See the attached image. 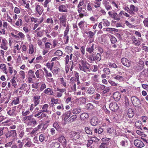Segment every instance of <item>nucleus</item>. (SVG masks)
<instances>
[{
	"mask_svg": "<svg viewBox=\"0 0 148 148\" xmlns=\"http://www.w3.org/2000/svg\"><path fill=\"white\" fill-rule=\"evenodd\" d=\"M79 62L80 63L79 64V68L81 71L84 72L90 71V64L86 61L81 60L79 61Z\"/></svg>",
	"mask_w": 148,
	"mask_h": 148,
	"instance_id": "f257e3e1",
	"label": "nucleus"
},
{
	"mask_svg": "<svg viewBox=\"0 0 148 148\" xmlns=\"http://www.w3.org/2000/svg\"><path fill=\"white\" fill-rule=\"evenodd\" d=\"M14 34L12 33L11 34L12 36L15 38L17 40H24L25 38V35L22 32L17 31L16 30H14Z\"/></svg>",
	"mask_w": 148,
	"mask_h": 148,
	"instance_id": "f03ea898",
	"label": "nucleus"
},
{
	"mask_svg": "<svg viewBox=\"0 0 148 148\" xmlns=\"http://www.w3.org/2000/svg\"><path fill=\"white\" fill-rule=\"evenodd\" d=\"M133 105L135 107H139L141 106V103L140 99L136 97L132 96L131 98Z\"/></svg>",
	"mask_w": 148,
	"mask_h": 148,
	"instance_id": "7ed1b4c3",
	"label": "nucleus"
},
{
	"mask_svg": "<svg viewBox=\"0 0 148 148\" xmlns=\"http://www.w3.org/2000/svg\"><path fill=\"white\" fill-rule=\"evenodd\" d=\"M66 15L63 14L58 19L60 21V28H61L62 26L64 27H66Z\"/></svg>",
	"mask_w": 148,
	"mask_h": 148,
	"instance_id": "20e7f679",
	"label": "nucleus"
},
{
	"mask_svg": "<svg viewBox=\"0 0 148 148\" xmlns=\"http://www.w3.org/2000/svg\"><path fill=\"white\" fill-rule=\"evenodd\" d=\"M77 83V80H75V78L74 77H72L70 80L69 84H70L71 88L74 91L76 90V83Z\"/></svg>",
	"mask_w": 148,
	"mask_h": 148,
	"instance_id": "39448f33",
	"label": "nucleus"
},
{
	"mask_svg": "<svg viewBox=\"0 0 148 148\" xmlns=\"http://www.w3.org/2000/svg\"><path fill=\"white\" fill-rule=\"evenodd\" d=\"M4 134L7 138L11 136L15 137L17 135L16 131L15 130L9 131L8 129V131H5V132H4Z\"/></svg>",
	"mask_w": 148,
	"mask_h": 148,
	"instance_id": "423d86ee",
	"label": "nucleus"
},
{
	"mask_svg": "<svg viewBox=\"0 0 148 148\" xmlns=\"http://www.w3.org/2000/svg\"><path fill=\"white\" fill-rule=\"evenodd\" d=\"M81 132H77L75 131H72L69 133V135L70 137L73 138L75 140L79 138L81 136Z\"/></svg>",
	"mask_w": 148,
	"mask_h": 148,
	"instance_id": "0eeeda50",
	"label": "nucleus"
},
{
	"mask_svg": "<svg viewBox=\"0 0 148 148\" xmlns=\"http://www.w3.org/2000/svg\"><path fill=\"white\" fill-rule=\"evenodd\" d=\"M68 5L62 4L59 6L58 8L59 11L60 12H67L68 11Z\"/></svg>",
	"mask_w": 148,
	"mask_h": 148,
	"instance_id": "6e6552de",
	"label": "nucleus"
},
{
	"mask_svg": "<svg viewBox=\"0 0 148 148\" xmlns=\"http://www.w3.org/2000/svg\"><path fill=\"white\" fill-rule=\"evenodd\" d=\"M109 107L110 110L113 111H116L119 108L118 104L115 102L111 103L110 104Z\"/></svg>",
	"mask_w": 148,
	"mask_h": 148,
	"instance_id": "1a4fd4ad",
	"label": "nucleus"
},
{
	"mask_svg": "<svg viewBox=\"0 0 148 148\" xmlns=\"http://www.w3.org/2000/svg\"><path fill=\"white\" fill-rule=\"evenodd\" d=\"M134 145L139 148H141L144 147L145 145L140 140L136 139L134 141Z\"/></svg>",
	"mask_w": 148,
	"mask_h": 148,
	"instance_id": "9d476101",
	"label": "nucleus"
},
{
	"mask_svg": "<svg viewBox=\"0 0 148 148\" xmlns=\"http://www.w3.org/2000/svg\"><path fill=\"white\" fill-rule=\"evenodd\" d=\"M35 11L36 13L41 15L42 13L43 10L42 7L38 4L36 3L35 5Z\"/></svg>",
	"mask_w": 148,
	"mask_h": 148,
	"instance_id": "9b49d317",
	"label": "nucleus"
},
{
	"mask_svg": "<svg viewBox=\"0 0 148 148\" xmlns=\"http://www.w3.org/2000/svg\"><path fill=\"white\" fill-rule=\"evenodd\" d=\"M128 144V139L127 137L122 138L120 142V145L123 147L127 146Z\"/></svg>",
	"mask_w": 148,
	"mask_h": 148,
	"instance_id": "f8f14e48",
	"label": "nucleus"
},
{
	"mask_svg": "<svg viewBox=\"0 0 148 148\" xmlns=\"http://www.w3.org/2000/svg\"><path fill=\"white\" fill-rule=\"evenodd\" d=\"M45 48L42 52L43 54L45 55L50 50V45L52 44L50 42H47L45 44Z\"/></svg>",
	"mask_w": 148,
	"mask_h": 148,
	"instance_id": "ddd939ff",
	"label": "nucleus"
},
{
	"mask_svg": "<svg viewBox=\"0 0 148 148\" xmlns=\"http://www.w3.org/2000/svg\"><path fill=\"white\" fill-rule=\"evenodd\" d=\"M7 43V40L5 38L3 39L1 44V48L5 50H6L8 48Z\"/></svg>",
	"mask_w": 148,
	"mask_h": 148,
	"instance_id": "4468645a",
	"label": "nucleus"
},
{
	"mask_svg": "<svg viewBox=\"0 0 148 148\" xmlns=\"http://www.w3.org/2000/svg\"><path fill=\"white\" fill-rule=\"evenodd\" d=\"M130 14L132 15H134L135 13L134 12H137L138 10V8L135 7L134 5L131 4L130 6Z\"/></svg>",
	"mask_w": 148,
	"mask_h": 148,
	"instance_id": "2eb2a0df",
	"label": "nucleus"
},
{
	"mask_svg": "<svg viewBox=\"0 0 148 148\" xmlns=\"http://www.w3.org/2000/svg\"><path fill=\"white\" fill-rule=\"evenodd\" d=\"M58 140L63 146H65L66 143V140L65 137L63 136H61L58 138Z\"/></svg>",
	"mask_w": 148,
	"mask_h": 148,
	"instance_id": "dca6fc26",
	"label": "nucleus"
},
{
	"mask_svg": "<svg viewBox=\"0 0 148 148\" xmlns=\"http://www.w3.org/2000/svg\"><path fill=\"white\" fill-rule=\"evenodd\" d=\"M122 64L124 66L129 67L130 66V63L129 61L125 58H123L121 59Z\"/></svg>",
	"mask_w": 148,
	"mask_h": 148,
	"instance_id": "f3484780",
	"label": "nucleus"
},
{
	"mask_svg": "<svg viewBox=\"0 0 148 148\" xmlns=\"http://www.w3.org/2000/svg\"><path fill=\"white\" fill-rule=\"evenodd\" d=\"M98 119L96 117H93L91 119L90 123L93 126H95L98 124Z\"/></svg>",
	"mask_w": 148,
	"mask_h": 148,
	"instance_id": "a211bd4d",
	"label": "nucleus"
},
{
	"mask_svg": "<svg viewBox=\"0 0 148 148\" xmlns=\"http://www.w3.org/2000/svg\"><path fill=\"white\" fill-rule=\"evenodd\" d=\"M73 57L74 56L72 54H71L69 56L68 55H66V56L64 58V62L65 65H67L69 62V60H71Z\"/></svg>",
	"mask_w": 148,
	"mask_h": 148,
	"instance_id": "6ab92c4d",
	"label": "nucleus"
},
{
	"mask_svg": "<svg viewBox=\"0 0 148 148\" xmlns=\"http://www.w3.org/2000/svg\"><path fill=\"white\" fill-rule=\"evenodd\" d=\"M113 97L115 101H118L121 98V95L119 92H116L113 94Z\"/></svg>",
	"mask_w": 148,
	"mask_h": 148,
	"instance_id": "aec40b11",
	"label": "nucleus"
},
{
	"mask_svg": "<svg viewBox=\"0 0 148 148\" xmlns=\"http://www.w3.org/2000/svg\"><path fill=\"white\" fill-rule=\"evenodd\" d=\"M40 96L39 95H36L33 97V101L34 104L37 106L39 104L40 102Z\"/></svg>",
	"mask_w": 148,
	"mask_h": 148,
	"instance_id": "412c9836",
	"label": "nucleus"
},
{
	"mask_svg": "<svg viewBox=\"0 0 148 148\" xmlns=\"http://www.w3.org/2000/svg\"><path fill=\"white\" fill-rule=\"evenodd\" d=\"M72 112L74 114H77L81 112V108L80 107H77L73 108L71 110Z\"/></svg>",
	"mask_w": 148,
	"mask_h": 148,
	"instance_id": "4be33fe9",
	"label": "nucleus"
},
{
	"mask_svg": "<svg viewBox=\"0 0 148 148\" xmlns=\"http://www.w3.org/2000/svg\"><path fill=\"white\" fill-rule=\"evenodd\" d=\"M89 117L88 114L87 113H83L80 115V119L84 121L88 119Z\"/></svg>",
	"mask_w": 148,
	"mask_h": 148,
	"instance_id": "5701e85b",
	"label": "nucleus"
},
{
	"mask_svg": "<svg viewBox=\"0 0 148 148\" xmlns=\"http://www.w3.org/2000/svg\"><path fill=\"white\" fill-rule=\"evenodd\" d=\"M94 44H92L91 46H88L86 48V51L89 53H91L94 50Z\"/></svg>",
	"mask_w": 148,
	"mask_h": 148,
	"instance_id": "b1692460",
	"label": "nucleus"
},
{
	"mask_svg": "<svg viewBox=\"0 0 148 148\" xmlns=\"http://www.w3.org/2000/svg\"><path fill=\"white\" fill-rule=\"evenodd\" d=\"M43 92L49 95H52L53 94V90L50 88H48L45 89Z\"/></svg>",
	"mask_w": 148,
	"mask_h": 148,
	"instance_id": "393cba45",
	"label": "nucleus"
},
{
	"mask_svg": "<svg viewBox=\"0 0 148 148\" xmlns=\"http://www.w3.org/2000/svg\"><path fill=\"white\" fill-rule=\"evenodd\" d=\"M0 68L1 69L5 74L7 75L8 73L6 68V65L5 64H1L0 65Z\"/></svg>",
	"mask_w": 148,
	"mask_h": 148,
	"instance_id": "a878e982",
	"label": "nucleus"
},
{
	"mask_svg": "<svg viewBox=\"0 0 148 148\" xmlns=\"http://www.w3.org/2000/svg\"><path fill=\"white\" fill-rule=\"evenodd\" d=\"M95 92L94 88L92 87H89L87 90V93L90 95L94 94Z\"/></svg>",
	"mask_w": 148,
	"mask_h": 148,
	"instance_id": "bb28decb",
	"label": "nucleus"
},
{
	"mask_svg": "<svg viewBox=\"0 0 148 148\" xmlns=\"http://www.w3.org/2000/svg\"><path fill=\"white\" fill-rule=\"evenodd\" d=\"M134 110L132 108H129L128 110L127 115L129 118L132 117L134 115Z\"/></svg>",
	"mask_w": 148,
	"mask_h": 148,
	"instance_id": "cd10ccee",
	"label": "nucleus"
},
{
	"mask_svg": "<svg viewBox=\"0 0 148 148\" xmlns=\"http://www.w3.org/2000/svg\"><path fill=\"white\" fill-rule=\"evenodd\" d=\"M101 59V56L99 53H97L96 56L93 57V61H99Z\"/></svg>",
	"mask_w": 148,
	"mask_h": 148,
	"instance_id": "c85d7f7f",
	"label": "nucleus"
},
{
	"mask_svg": "<svg viewBox=\"0 0 148 148\" xmlns=\"http://www.w3.org/2000/svg\"><path fill=\"white\" fill-rule=\"evenodd\" d=\"M49 107V105L47 104H44L42 107V110H41L42 112H49V111L47 109Z\"/></svg>",
	"mask_w": 148,
	"mask_h": 148,
	"instance_id": "c756f323",
	"label": "nucleus"
},
{
	"mask_svg": "<svg viewBox=\"0 0 148 148\" xmlns=\"http://www.w3.org/2000/svg\"><path fill=\"white\" fill-rule=\"evenodd\" d=\"M65 51L68 53H71L73 50V48L71 46H66L65 48Z\"/></svg>",
	"mask_w": 148,
	"mask_h": 148,
	"instance_id": "7c9ffc66",
	"label": "nucleus"
},
{
	"mask_svg": "<svg viewBox=\"0 0 148 148\" xmlns=\"http://www.w3.org/2000/svg\"><path fill=\"white\" fill-rule=\"evenodd\" d=\"M60 146V144L58 143L53 142L51 145V148H58Z\"/></svg>",
	"mask_w": 148,
	"mask_h": 148,
	"instance_id": "2f4dec72",
	"label": "nucleus"
},
{
	"mask_svg": "<svg viewBox=\"0 0 148 148\" xmlns=\"http://www.w3.org/2000/svg\"><path fill=\"white\" fill-rule=\"evenodd\" d=\"M8 114L10 116H12L15 114V111L13 109H11L7 112Z\"/></svg>",
	"mask_w": 148,
	"mask_h": 148,
	"instance_id": "473e14b6",
	"label": "nucleus"
},
{
	"mask_svg": "<svg viewBox=\"0 0 148 148\" xmlns=\"http://www.w3.org/2000/svg\"><path fill=\"white\" fill-rule=\"evenodd\" d=\"M32 117V115L24 116L22 119V121L24 122L25 123H26V122L31 120V119Z\"/></svg>",
	"mask_w": 148,
	"mask_h": 148,
	"instance_id": "72a5a7b5",
	"label": "nucleus"
},
{
	"mask_svg": "<svg viewBox=\"0 0 148 148\" xmlns=\"http://www.w3.org/2000/svg\"><path fill=\"white\" fill-rule=\"evenodd\" d=\"M114 79L116 81L119 82H122L124 80V78L122 76L119 75H116L114 77Z\"/></svg>",
	"mask_w": 148,
	"mask_h": 148,
	"instance_id": "f704fd0d",
	"label": "nucleus"
},
{
	"mask_svg": "<svg viewBox=\"0 0 148 148\" xmlns=\"http://www.w3.org/2000/svg\"><path fill=\"white\" fill-rule=\"evenodd\" d=\"M28 75L29 77H32L34 78H36V76L34 74V72L31 70H30L28 71Z\"/></svg>",
	"mask_w": 148,
	"mask_h": 148,
	"instance_id": "c9c22d12",
	"label": "nucleus"
},
{
	"mask_svg": "<svg viewBox=\"0 0 148 148\" xmlns=\"http://www.w3.org/2000/svg\"><path fill=\"white\" fill-rule=\"evenodd\" d=\"M71 114V112L70 111H68L66 112L64 114V120L66 121V120L70 116Z\"/></svg>",
	"mask_w": 148,
	"mask_h": 148,
	"instance_id": "e433bc0d",
	"label": "nucleus"
},
{
	"mask_svg": "<svg viewBox=\"0 0 148 148\" xmlns=\"http://www.w3.org/2000/svg\"><path fill=\"white\" fill-rule=\"evenodd\" d=\"M60 84L62 85L63 86L66 87V81L64 79L63 77H61L60 78Z\"/></svg>",
	"mask_w": 148,
	"mask_h": 148,
	"instance_id": "4c0bfd02",
	"label": "nucleus"
},
{
	"mask_svg": "<svg viewBox=\"0 0 148 148\" xmlns=\"http://www.w3.org/2000/svg\"><path fill=\"white\" fill-rule=\"evenodd\" d=\"M65 29L63 35L64 36L67 35L69 34L70 26L69 25H67Z\"/></svg>",
	"mask_w": 148,
	"mask_h": 148,
	"instance_id": "58836bf2",
	"label": "nucleus"
},
{
	"mask_svg": "<svg viewBox=\"0 0 148 148\" xmlns=\"http://www.w3.org/2000/svg\"><path fill=\"white\" fill-rule=\"evenodd\" d=\"M34 52V46L32 44H30L29 45V54H32Z\"/></svg>",
	"mask_w": 148,
	"mask_h": 148,
	"instance_id": "ea45409f",
	"label": "nucleus"
},
{
	"mask_svg": "<svg viewBox=\"0 0 148 148\" xmlns=\"http://www.w3.org/2000/svg\"><path fill=\"white\" fill-rule=\"evenodd\" d=\"M110 39L111 43L112 44L116 43L117 41L116 38L111 35H110Z\"/></svg>",
	"mask_w": 148,
	"mask_h": 148,
	"instance_id": "a19ab883",
	"label": "nucleus"
},
{
	"mask_svg": "<svg viewBox=\"0 0 148 148\" xmlns=\"http://www.w3.org/2000/svg\"><path fill=\"white\" fill-rule=\"evenodd\" d=\"M8 128L7 127H0V136H1L3 134L5 131H8Z\"/></svg>",
	"mask_w": 148,
	"mask_h": 148,
	"instance_id": "79ce46f5",
	"label": "nucleus"
},
{
	"mask_svg": "<svg viewBox=\"0 0 148 148\" xmlns=\"http://www.w3.org/2000/svg\"><path fill=\"white\" fill-rule=\"evenodd\" d=\"M114 131L115 129L112 127H108L107 129V132L110 134H112L113 133H114Z\"/></svg>",
	"mask_w": 148,
	"mask_h": 148,
	"instance_id": "37998d69",
	"label": "nucleus"
},
{
	"mask_svg": "<svg viewBox=\"0 0 148 148\" xmlns=\"http://www.w3.org/2000/svg\"><path fill=\"white\" fill-rule=\"evenodd\" d=\"M108 81L111 86L116 87L118 86V84L116 83L115 82L112 81L111 80L109 79L108 80Z\"/></svg>",
	"mask_w": 148,
	"mask_h": 148,
	"instance_id": "c03bdc74",
	"label": "nucleus"
},
{
	"mask_svg": "<svg viewBox=\"0 0 148 148\" xmlns=\"http://www.w3.org/2000/svg\"><path fill=\"white\" fill-rule=\"evenodd\" d=\"M75 80H77V84L78 85H79L80 83V81H79V73H78L76 72L75 74Z\"/></svg>",
	"mask_w": 148,
	"mask_h": 148,
	"instance_id": "a18cd8bd",
	"label": "nucleus"
},
{
	"mask_svg": "<svg viewBox=\"0 0 148 148\" xmlns=\"http://www.w3.org/2000/svg\"><path fill=\"white\" fill-rule=\"evenodd\" d=\"M103 71L104 73L107 75H108L110 73V71L109 69L108 68H105Z\"/></svg>",
	"mask_w": 148,
	"mask_h": 148,
	"instance_id": "49530a36",
	"label": "nucleus"
},
{
	"mask_svg": "<svg viewBox=\"0 0 148 148\" xmlns=\"http://www.w3.org/2000/svg\"><path fill=\"white\" fill-rule=\"evenodd\" d=\"M108 145V143H103L101 144L99 148H108L107 146Z\"/></svg>",
	"mask_w": 148,
	"mask_h": 148,
	"instance_id": "de8ad7c7",
	"label": "nucleus"
},
{
	"mask_svg": "<svg viewBox=\"0 0 148 148\" xmlns=\"http://www.w3.org/2000/svg\"><path fill=\"white\" fill-rule=\"evenodd\" d=\"M85 130L86 132L88 134L91 135L92 134L91 130L90 128L88 127H86L85 128Z\"/></svg>",
	"mask_w": 148,
	"mask_h": 148,
	"instance_id": "09e8293b",
	"label": "nucleus"
},
{
	"mask_svg": "<svg viewBox=\"0 0 148 148\" xmlns=\"http://www.w3.org/2000/svg\"><path fill=\"white\" fill-rule=\"evenodd\" d=\"M103 25L104 26H108L110 25V23L107 19H103Z\"/></svg>",
	"mask_w": 148,
	"mask_h": 148,
	"instance_id": "8fccbe9b",
	"label": "nucleus"
},
{
	"mask_svg": "<svg viewBox=\"0 0 148 148\" xmlns=\"http://www.w3.org/2000/svg\"><path fill=\"white\" fill-rule=\"evenodd\" d=\"M43 69L46 74V77H51L52 76V74L51 73H49L45 68H44Z\"/></svg>",
	"mask_w": 148,
	"mask_h": 148,
	"instance_id": "3c124183",
	"label": "nucleus"
},
{
	"mask_svg": "<svg viewBox=\"0 0 148 148\" xmlns=\"http://www.w3.org/2000/svg\"><path fill=\"white\" fill-rule=\"evenodd\" d=\"M99 75H95L91 77V79L93 81L95 82H98V77Z\"/></svg>",
	"mask_w": 148,
	"mask_h": 148,
	"instance_id": "603ef678",
	"label": "nucleus"
},
{
	"mask_svg": "<svg viewBox=\"0 0 148 148\" xmlns=\"http://www.w3.org/2000/svg\"><path fill=\"white\" fill-rule=\"evenodd\" d=\"M135 125L138 128L140 129L141 130V122L140 121H137L135 123Z\"/></svg>",
	"mask_w": 148,
	"mask_h": 148,
	"instance_id": "864d4df0",
	"label": "nucleus"
},
{
	"mask_svg": "<svg viewBox=\"0 0 148 148\" xmlns=\"http://www.w3.org/2000/svg\"><path fill=\"white\" fill-rule=\"evenodd\" d=\"M92 97L95 100H99L100 98V95L99 94L96 93V94H94L92 96Z\"/></svg>",
	"mask_w": 148,
	"mask_h": 148,
	"instance_id": "5fc2aeb1",
	"label": "nucleus"
},
{
	"mask_svg": "<svg viewBox=\"0 0 148 148\" xmlns=\"http://www.w3.org/2000/svg\"><path fill=\"white\" fill-rule=\"evenodd\" d=\"M15 24V25L17 26H18L19 25L21 26H22L23 25V22L22 19L19 18Z\"/></svg>",
	"mask_w": 148,
	"mask_h": 148,
	"instance_id": "6e6d98bb",
	"label": "nucleus"
},
{
	"mask_svg": "<svg viewBox=\"0 0 148 148\" xmlns=\"http://www.w3.org/2000/svg\"><path fill=\"white\" fill-rule=\"evenodd\" d=\"M108 65L110 68H114L115 69L118 67L116 64L114 63H108Z\"/></svg>",
	"mask_w": 148,
	"mask_h": 148,
	"instance_id": "4d7b16f0",
	"label": "nucleus"
},
{
	"mask_svg": "<svg viewBox=\"0 0 148 148\" xmlns=\"http://www.w3.org/2000/svg\"><path fill=\"white\" fill-rule=\"evenodd\" d=\"M63 40L65 44H67L68 43L69 39V36L67 35H63Z\"/></svg>",
	"mask_w": 148,
	"mask_h": 148,
	"instance_id": "13d9d810",
	"label": "nucleus"
},
{
	"mask_svg": "<svg viewBox=\"0 0 148 148\" xmlns=\"http://www.w3.org/2000/svg\"><path fill=\"white\" fill-rule=\"evenodd\" d=\"M63 54L62 52L60 50H57L55 53V54L58 56H60L62 55Z\"/></svg>",
	"mask_w": 148,
	"mask_h": 148,
	"instance_id": "bf43d9fd",
	"label": "nucleus"
},
{
	"mask_svg": "<svg viewBox=\"0 0 148 148\" xmlns=\"http://www.w3.org/2000/svg\"><path fill=\"white\" fill-rule=\"evenodd\" d=\"M34 144L32 143V142L31 141H29L27 142V143L25 145V147H30L33 146Z\"/></svg>",
	"mask_w": 148,
	"mask_h": 148,
	"instance_id": "052dcab7",
	"label": "nucleus"
},
{
	"mask_svg": "<svg viewBox=\"0 0 148 148\" xmlns=\"http://www.w3.org/2000/svg\"><path fill=\"white\" fill-rule=\"evenodd\" d=\"M118 15L116 12H114L113 13V16L112 18H113L114 20H115L117 21H119V18L118 17Z\"/></svg>",
	"mask_w": 148,
	"mask_h": 148,
	"instance_id": "680f3d73",
	"label": "nucleus"
},
{
	"mask_svg": "<svg viewBox=\"0 0 148 148\" xmlns=\"http://www.w3.org/2000/svg\"><path fill=\"white\" fill-rule=\"evenodd\" d=\"M31 119V120H30L31 121V124H32L34 126L35 125H37V124L38 123L34 118H32H32Z\"/></svg>",
	"mask_w": 148,
	"mask_h": 148,
	"instance_id": "e2e57ef3",
	"label": "nucleus"
},
{
	"mask_svg": "<svg viewBox=\"0 0 148 148\" xmlns=\"http://www.w3.org/2000/svg\"><path fill=\"white\" fill-rule=\"evenodd\" d=\"M77 117V116L76 115H73L71 116L69 119V121L72 122L75 121Z\"/></svg>",
	"mask_w": 148,
	"mask_h": 148,
	"instance_id": "0e129e2a",
	"label": "nucleus"
},
{
	"mask_svg": "<svg viewBox=\"0 0 148 148\" xmlns=\"http://www.w3.org/2000/svg\"><path fill=\"white\" fill-rule=\"evenodd\" d=\"M85 23V21H81L78 24V25L81 29H83L84 26V25Z\"/></svg>",
	"mask_w": 148,
	"mask_h": 148,
	"instance_id": "69168bd1",
	"label": "nucleus"
},
{
	"mask_svg": "<svg viewBox=\"0 0 148 148\" xmlns=\"http://www.w3.org/2000/svg\"><path fill=\"white\" fill-rule=\"evenodd\" d=\"M45 135L41 134L39 136V140L41 142H42L45 139Z\"/></svg>",
	"mask_w": 148,
	"mask_h": 148,
	"instance_id": "338daca9",
	"label": "nucleus"
},
{
	"mask_svg": "<svg viewBox=\"0 0 148 148\" xmlns=\"http://www.w3.org/2000/svg\"><path fill=\"white\" fill-rule=\"evenodd\" d=\"M94 138H91V140H88V142L87 146V147H89L91 145L93 141H95Z\"/></svg>",
	"mask_w": 148,
	"mask_h": 148,
	"instance_id": "774afa93",
	"label": "nucleus"
}]
</instances>
